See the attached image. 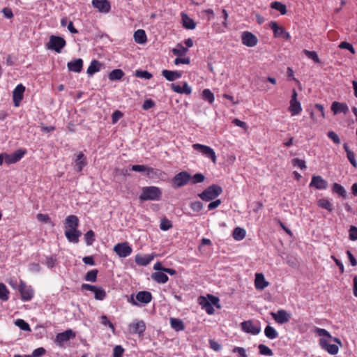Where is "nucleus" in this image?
Returning <instances> with one entry per match:
<instances>
[{
	"mask_svg": "<svg viewBox=\"0 0 357 357\" xmlns=\"http://www.w3.org/2000/svg\"><path fill=\"white\" fill-rule=\"evenodd\" d=\"M314 332L320 337L319 344L321 349L331 355L338 353V345H341V342L338 338L332 337L328 331L324 328L315 327Z\"/></svg>",
	"mask_w": 357,
	"mask_h": 357,
	"instance_id": "f257e3e1",
	"label": "nucleus"
},
{
	"mask_svg": "<svg viewBox=\"0 0 357 357\" xmlns=\"http://www.w3.org/2000/svg\"><path fill=\"white\" fill-rule=\"evenodd\" d=\"M162 197V190L157 186H146L142 188V193L139 199L141 202L160 200Z\"/></svg>",
	"mask_w": 357,
	"mask_h": 357,
	"instance_id": "f03ea898",
	"label": "nucleus"
},
{
	"mask_svg": "<svg viewBox=\"0 0 357 357\" xmlns=\"http://www.w3.org/2000/svg\"><path fill=\"white\" fill-rule=\"evenodd\" d=\"M152 298L151 292L140 291L136 295L132 294L128 301L135 306H142L149 303Z\"/></svg>",
	"mask_w": 357,
	"mask_h": 357,
	"instance_id": "7ed1b4c3",
	"label": "nucleus"
},
{
	"mask_svg": "<svg viewBox=\"0 0 357 357\" xmlns=\"http://www.w3.org/2000/svg\"><path fill=\"white\" fill-rule=\"evenodd\" d=\"M222 192V188L218 185H211L206 188L199 197L205 202H209L218 197Z\"/></svg>",
	"mask_w": 357,
	"mask_h": 357,
	"instance_id": "20e7f679",
	"label": "nucleus"
},
{
	"mask_svg": "<svg viewBox=\"0 0 357 357\" xmlns=\"http://www.w3.org/2000/svg\"><path fill=\"white\" fill-rule=\"evenodd\" d=\"M66 45V42L63 38L52 35L50 37V40L46 44V47L48 50H52L57 53H60Z\"/></svg>",
	"mask_w": 357,
	"mask_h": 357,
	"instance_id": "39448f33",
	"label": "nucleus"
},
{
	"mask_svg": "<svg viewBox=\"0 0 357 357\" xmlns=\"http://www.w3.org/2000/svg\"><path fill=\"white\" fill-rule=\"evenodd\" d=\"M192 146L195 151L199 152L206 158L211 159L214 164L216 163V154L211 147L201 144H193Z\"/></svg>",
	"mask_w": 357,
	"mask_h": 357,
	"instance_id": "423d86ee",
	"label": "nucleus"
},
{
	"mask_svg": "<svg viewBox=\"0 0 357 357\" xmlns=\"http://www.w3.org/2000/svg\"><path fill=\"white\" fill-rule=\"evenodd\" d=\"M191 179V175L186 171H182L176 174L172 179V184L174 188L183 187L188 183Z\"/></svg>",
	"mask_w": 357,
	"mask_h": 357,
	"instance_id": "0eeeda50",
	"label": "nucleus"
},
{
	"mask_svg": "<svg viewBox=\"0 0 357 357\" xmlns=\"http://www.w3.org/2000/svg\"><path fill=\"white\" fill-rule=\"evenodd\" d=\"M128 330L130 334H137L139 337L143 336L146 331V324L143 320L135 319L128 325Z\"/></svg>",
	"mask_w": 357,
	"mask_h": 357,
	"instance_id": "6e6552de",
	"label": "nucleus"
},
{
	"mask_svg": "<svg viewBox=\"0 0 357 357\" xmlns=\"http://www.w3.org/2000/svg\"><path fill=\"white\" fill-rule=\"evenodd\" d=\"M113 250L119 257L126 258L131 255L132 248L128 242H123L115 245Z\"/></svg>",
	"mask_w": 357,
	"mask_h": 357,
	"instance_id": "1a4fd4ad",
	"label": "nucleus"
},
{
	"mask_svg": "<svg viewBox=\"0 0 357 357\" xmlns=\"http://www.w3.org/2000/svg\"><path fill=\"white\" fill-rule=\"evenodd\" d=\"M241 326L245 333H250L254 335H258L261 331L259 324H255L251 320L243 321Z\"/></svg>",
	"mask_w": 357,
	"mask_h": 357,
	"instance_id": "9d476101",
	"label": "nucleus"
},
{
	"mask_svg": "<svg viewBox=\"0 0 357 357\" xmlns=\"http://www.w3.org/2000/svg\"><path fill=\"white\" fill-rule=\"evenodd\" d=\"M18 291L21 294L22 300L24 301H29L33 297L34 291L32 287L27 286L22 281L20 282V284L18 286Z\"/></svg>",
	"mask_w": 357,
	"mask_h": 357,
	"instance_id": "9b49d317",
	"label": "nucleus"
},
{
	"mask_svg": "<svg viewBox=\"0 0 357 357\" xmlns=\"http://www.w3.org/2000/svg\"><path fill=\"white\" fill-rule=\"evenodd\" d=\"M25 149H18L12 154L5 153V162L8 165L14 164L20 161L26 154Z\"/></svg>",
	"mask_w": 357,
	"mask_h": 357,
	"instance_id": "f8f14e48",
	"label": "nucleus"
},
{
	"mask_svg": "<svg viewBox=\"0 0 357 357\" xmlns=\"http://www.w3.org/2000/svg\"><path fill=\"white\" fill-rule=\"evenodd\" d=\"M271 315L279 324L287 323L291 319V314L284 310H279L277 312H271Z\"/></svg>",
	"mask_w": 357,
	"mask_h": 357,
	"instance_id": "ddd939ff",
	"label": "nucleus"
},
{
	"mask_svg": "<svg viewBox=\"0 0 357 357\" xmlns=\"http://www.w3.org/2000/svg\"><path fill=\"white\" fill-rule=\"evenodd\" d=\"M242 43L249 47H255L258 42L257 38L251 32L244 31L241 35Z\"/></svg>",
	"mask_w": 357,
	"mask_h": 357,
	"instance_id": "4468645a",
	"label": "nucleus"
},
{
	"mask_svg": "<svg viewBox=\"0 0 357 357\" xmlns=\"http://www.w3.org/2000/svg\"><path fill=\"white\" fill-rule=\"evenodd\" d=\"M24 91L25 87L22 84L17 85L13 91V100L15 107H18L20 105L23 99Z\"/></svg>",
	"mask_w": 357,
	"mask_h": 357,
	"instance_id": "2eb2a0df",
	"label": "nucleus"
},
{
	"mask_svg": "<svg viewBox=\"0 0 357 357\" xmlns=\"http://www.w3.org/2000/svg\"><path fill=\"white\" fill-rule=\"evenodd\" d=\"M310 187L317 190H326L328 187L327 181L321 176H312Z\"/></svg>",
	"mask_w": 357,
	"mask_h": 357,
	"instance_id": "dca6fc26",
	"label": "nucleus"
},
{
	"mask_svg": "<svg viewBox=\"0 0 357 357\" xmlns=\"http://www.w3.org/2000/svg\"><path fill=\"white\" fill-rule=\"evenodd\" d=\"M91 3L100 13H107L111 8L108 0H92Z\"/></svg>",
	"mask_w": 357,
	"mask_h": 357,
	"instance_id": "f3484780",
	"label": "nucleus"
},
{
	"mask_svg": "<svg viewBox=\"0 0 357 357\" xmlns=\"http://www.w3.org/2000/svg\"><path fill=\"white\" fill-rule=\"evenodd\" d=\"M155 256L153 253L145 255L137 254L135 257V261L139 266H146L153 260Z\"/></svg>",
	"mask_w": 357,
	"mask_h": 357,
	"instance_id": "a211bd4d",
	"label": "nucleus"
},
{
	"mask_svg": "<svg viewBox=\"0 0 357 357\" xmlns=\"http://www.w3.org/2000/svg\"><path fill=\"white\" fill-rule=\"evenodd\" d=\"M75 169L77 172H81L84 167L87 165L86 158L82 152H79L75 155L74 159Z\"/></svg>",
	"mask_w": 357,
	"mask_h": 357,
	"instance_id": "6ab92c4d",
	"label": "nucleus"
},
{
	"mask_svg": "<svg viewBox=\"0 0 357 357\" xmlns=\"http://www.w3.org/2000/svg\"><path fill=\"white\" fill-rule=\"evenodd\" d=\"M75 336V333L71 330L68 329L64 332L58 333L56 335L55 342L58 344H62L70 340Z\"/></svg>",
	"mask_w": 357,
	"mask_h": 357,
	"instance_id": "aec40b11",
	"label": "nucleus"
},
{
	"mask_svg": "<svg viewBox=\"0 0 357 357\" xmlns=\"http://www.w3.org/2000/svg\"><path fill=\"white\" fill-rule=\"evenodd\" d=\"M331 111L335 115L340 113L346 114L349 112V107L346 103L335 101L331 105Z\"/></svg>",
	"mask_w": 357,
	"mask_h": 357,
	"instance_id": "412c9836",
	"label": "nucleus"
},
{
	"mask_svg": "<svg viewBox=\"0 0 357 357\" xmlns=\"http://www.w3.org/2000/svg\"><path fill=\"white\" fill-rule=\"evenodd\" d=\"M82 232L78 229H66L65 236L70 243H77Z\"/></svg>",
	"mask_w": 357,
	"mask_h": 357,
	"instance_id": "4be33fe9",
	"label": "nucleus"
},
{
	"mask_svg": "<svg viewBox=\"0 0 357 357\" xmlns=\"http://www.w3.org/2000/svg\"><path fill=\"white\" fill-rule=\"evenodd\" d=\"M269 282H267L262 273H256L255 279V287L257 290H263L267 287Z\"/></svg>",
	"mask_w": 357,
	"mask_h": 357,
	"instance_id": "5701e85b",
	"label": "nucleus"
},
{
	"mask_svg": "<svg viewBox=\"0 0 357 357\" xmlns=\"http://www.w3.org/2000/svg\"><path fill=\"white\" fill-rule=\"evenodd\" d=\"M70 71L80 73L83 67V61L82 59H76L69 61L67 64Z\"/></svg>",
	"mask_w": 357,
	"mask_h": 357,
	"instance_id": "b1692460",
	"label": "nucleus"
},
{
	"mask_svg": "<svg viewBox=\"0 0 357 357\" xmlns=\"http://www.w3.org/2000/svg\"><path fill=\"white\" fill-rule=\"evenodd\" d=\"M79 226V219L76 215H68L65 220V227L66 229H77Z\"/></svg>",
	"mask_w": 357,
	"mask_h": 357,
	"instance_id": "393cba45",
	"label": "nucleus"
},
{
	"mask_svg": "<svg viewBox=\"0 0 357 357\" xmlns=\"http://www.w3.org/2000/svg\"><path fill=\"white\" fill-rule=\"evenodd\" d=\"M102 63L98 60H93L87 68L86 73L91 76L101 70Z\"/></svg>",
	"mask_w": 357,
	"mask_h": 357,
	"instance_id": "a878e982",
	"label": "nucleus"
},
{
	"mask_svg": "<svg viewBox=\"0 0 357 357\" xmlns=\"http://www.w3.org/2000/svg\"><path fill=\"white\" fill-rule=\"evenodd\" d=\"M133 37L135 41L138 44H144L147 41L146 32L143 29H138L135 31Z\"/></svg>",
	"mask_w": 357,
	"mask_h": 357,
	"instance_id": "bb28decb",
	"label": "nucleus"
},
{
	"mask_svg": "<svg viewBox=\"0 0 357 357\" xmlns=\"http://www.w3.org/2000/svg\"><path fill=\"white\" fill-rule=\"evenodd\" d=\"M289 111L291 116L299 114L302 111L301 102L298 100H290Z\"/></svg>",
	"mask_w": 357,
	"mask_h": 357,
	"instance_id": "cd10ccee",
	"label": "nucleus"
},
{
	"mask_svg": "<svg viewBox=\"0 0 357 357\" xmlns=\"http://www.w3.org/2000/svg\"><path fill=\"white\" fill-rule=\"evenodd\" d=\"M198 301L199 305H202V308L204 309L208 314H212L214 312L213 306L205 297L201 296L199 297Z\"/></svg>",
	"mask_w": 357,
	"mask_h": 357,
	"instance_id": "c85d7f7f",
	"label": "nucleus"
},
{
	"mask_svg": "<svg viewBox=\"0 0 357 357\" xmlns=\"http://www.w3.org/2000/svg\"><path fill=\"white\" fill-rule=\"evenodd\" d=\"M162 75L167 79L168 81H174L181 77V73L178 71H172L168 70H163L162 71Z\"/></svg>",
	"mask_w": 357,
	"mask_h": 357,
	"instance_id": "c756f323",
	"label": "nucleus"
},
{
	"mask_svg": "<svg viewBox=\"0 0 357 357\" xmlns=\"http://www.w3.org/2000/svg\"><path fill=\"white\" fill-rule=\"evenodd\" d=\"M151 277L154 281H155L156 282L160 283V284L166 283L169 280L168 276L163 271L162 272H160V271L155 272L152 274Z\"/></svg>",
	"mask_w": 357,
	"mask_h": 357,
	"instance_id": "7c9ffc66",
	"label": "nucleus"
},
{
	"mask_svg": "<svg viewBox=\"0 0 357 357\" xmlns=\"http://www.w3.org/2000/svg\"><path fill=\"white\" fill-rule=\"evenodd\" d=\"M270 28L273 30L274 36L275 38H282L284 29L282 26H279L276 22L272 21L269 24Z\"/></svg>",
	"mask_w": 357,
	"mask_h": 357,
	"instance_id": "2f4dec72",
	"label": "nucleus"
},
{
	"mask_svg": "<svg viewBox=\"0 0 357 357\" xmlns=\"http://www.w3.org/2000/svg\"><path fill=\"white\" fill-rule=\"evenodd\" d=\"M146 175L149 178H160L162 175H165L164 172L158 169L147 167Z\"/></svg>",
	"mask_w": 357,
	"mask_h": 357,
	"instance_id": "473e14b6",
	"label": "nucleus"
},
{
	"mask_svg": "<svg viewBox=\"0 0 357 357\" xmlns=\"http://www.w3.org/2000/svg\"><path fill=\"white\" fill-rule=\"evenodd\" d=\"M170 325L171 327L174 329L176 331H181L185 328L184 324L183 321L180 319L176 318H171L170 319Z\"/></svg>",
	"mask_w": 357,
	"mask_h": 357,
	"instance_id": "72a5a7b5",
	"label": "nucleus"
},
{
	"mask_svg": "<svg viewBox=\"0 0 357 357\" xmlns=\"http://www.w3.org/2000/svg\"><path fill=\"white\" fill-rule=\"evenodd\" d=\"M183 26L187 29H194L196 27V23L192 19L189 17L186 14L182 15Z\"/></svg>",
	"mask_w": 357,
	"mask_h": 357,
	"instance_id": "f704fd0d",
	"label": "nucleus"
},
{
	"mask_svg": "<svg viewBox=\"0 0 357 357\" xmlns=\"http://www.w3.org/2000/svg\"><path fill=\"white\" fill-rule=\"evenodd\" d=\"M245 235H246L245 230L243 228H241L239 227H236L234 229L233 234H232L233 238L236 241H238L243 240L245 237Z\"/></svg>",
	"mask_w": 357,
	"mask_h": 357,
	"instance_id": "c9c22d12",
	"label": "nucleus"
},
{
	"mask_svg": "<svg viewBox=\"0 0 357 357\" xmlns=\"http://www.w3.org/2000/svg\"><path fill=\"white\" fill-rule=\"evenodd\" d=\"M264 334L266 337L270 340H274L278 337V333L272 326L268 325L264 329Z\"/></svg>",
	"mask_w": 357,
	"mask_h": 357,
	"instance_id": "e433bc0d",
	"label": "nucleus"
},
{
	"mask_svg": "<svg viewBox=\"0 0 357 357\" xmlns=\"http://www.w3.org/2000/svg\"><path fill=\"white\" fill-rule=\"evenodd\" d=\"M317 205L328 211H332L333 210V204L328 199L325 198L319 199L317 201Z\"/></svg>",
	"mask_w": 357,
	"mask_h": 357,
	"instance_id": "4c0bfd02",
	"label": "nucleus"
},
{
	"mask_svg": "<svg viewBox=\"0 0 357 357\" xmlns=\"http://www.w3.org/2000/svg\"><path fill=\"white\" fill-rule=\"evenodd\" d=\"M123 75L124 73L121 69H115L109 73V79L111 81L120 80Z\"/></svg>",
	"mask_w": 357,
	"mask_h": 357,
	"instance_id": "58836bf2",
	"label": "nucleus"
},
{
	"mask_svg": "<svg viewBox=\"0 0 357 357\" xmlns=\"http://www.w3.org/2000/svg\"><path fill=\"white\" fill-rule=\"evenodd\" d=\"M188 51V48L183 47L181 44H178L175 48L172 49L173 54L178 57L185 56Z\"/></svg>",
	"mask_w": 357,
	"mask_h": 357,
	"instance_id": "ea45409f",
	"label": "nucleus"
},
{
	"mask_svg": "<svg viewBox=\"0 0 357 357\" xmlns=\"http://www.w3.org/2000/svg\"><path fill=\"white\" fill-rule=\"evenodd\" d=\"M202 97L203 100L208 102L210 104L213 103L215 100V97L213 93L211 91L210 89H204L202 93Z\"/></svg>",
	"mask_w": 357,
	"mask_h": 357,
	"instance_id": "a19ab883",
	"label": "nucleus"
},
{
	"mask_svg": "<svg viewBox=\"0 0 357 357\" xmlns=\"http://www.w3.org/2000/svg\"><path fill=\"white\" fill-rule=\"evenodd\" d=\"M271 8L278 10L282 15L287 13V8L284 4L279 1H273L271 4Z\"/></svg>",
	"mask_w": 357,
	"mask_h": 357,
	"instance_id": "79ce46f5",
	"label": "nucleus"
},
{
	"mask_svg": "<svg viewBox=\"0 0 357 357\" xmlns=\"http://www.w3.org/2000/svg\"><path fill=\"white\" fill-rule=\"evenodd\" d=\"M93 294L94 298L98 301L104 300L107 296L105 290L101 287H97Z\"/></svg>",
	"mask_w": 357,
	"mask_h": 357,
	"instance_id": "37998d69",
	"label": "nucleus"
},
{
	"mask_svg": "<svg viewBox=\"0 0 357 357\" xmlns=\"http://www.w3.org/2000/svg\"><path fill=\"white\" fill-rule=\"evenodd\" d=\"M15 324L24 331H31V328L27 322L22 319H17L15 321Z\"/></svg>",
	"mask_w": 357,
	"mask_h": 357,
	"instance_id": "c03bdc74",
	"label": "nucleus"
},
{
	"mask_svg": "<svg viewBox=\"0 0 357 357\" xmlns=\"http://www.w3.org/2000/svg\"><path fill=\"white\" fill-rule=\"evenodd\" d=\"M100 324L110 328L113 333H115L114 325L108 319L106 315H102L100 317Z\"/></svg>",
	"mask_w": 357,
	"mask_h": 357,
	"instance_id": "a18cd8bd",
	"label": "nucleus"
},
{
	"mask_svg": "<svg viewBox=\"0 0 357 357\" xmlns=\"http://www.w3.org/2000/svg\"><path fill=\"white\" fill-rule=\"evenodd\" d=\"M8 291L3 283H0V299L3 301L8 300Z\"/></svg>",
	"mask_w": 357,
	"mask_h": 357,
	"instance_id": "49530a36",
	"label": "nucleus"
},
{
	"mask_svg": "<svg viewBox=\"0 0 357 357\" xmlns=\"http://www.w3.org/2000/svg\"><path fill=\"white\" fill-rule=\"evenodd\" d=\"M259 354L261 355L271 356L273 355L272 350L265 344H259L258 347Z\"/></svg>",
	"mask_w": 357,
	"mask_h": 357,
	"instance_id": "de8ad7c7",
	"label": "nucleus"
},
{
	"mask_svg": "<svg viewBox=\"0 0 357 357\" xmlns=\"http://www.w3.org/2000/svg\"><path fill=\"white\" fill-rule=\"evenodd\" d=\"M344 148L347 152V158L349 159V160L350 161V162L352 164V165L355 167H357V162L356 161V159H355V155L353 152H351L349 148H348V146L347 144H344Z\"/></svg>",
	"mask_w": 357,
	"mask_h": 357,
	"instance_id": "09e8293b",
	"label": "nucleus"
},
{
	"mask_svg": "<svg viewBox=\"0 0 357 357\" xmlns=\"http://www.w3.org/2000/svg\"><path fill=\"white\" fill-rule=\"evenodd\" d=\"M98 271L96 269L91 270L86 273L84 279L86 281L94 282L97 280Z\"/></svg>",
	"mask_w": 357,
	"mask_h": 357,
	"instance_id": "8fccbe9b",
	"label": "nucleus"
},
{
	"mask_svg": "<svg viewBox=\"0 0 357 357\" xmlns=\"http://www.w3.org/2000/svg\"><path fill=\"white\" fill-rule=\"evenodd\" d=\"M135 75L139 78H143L145 79H150L153 75L146 70H137L135 73Z\"/></svg>",
	"mask_w": 357,
	"mask_h": 357,
	"instance_id": "3c124183",
	"label": "nucleus"
},
{
	"mask_svg": "<svg viewBox=\"0 0 357 357\" xmlns=\"http://www.w3.org/2000/svg\"><path fill=\"white\" fill-rule=\"evenodd\" d=\"M303 53L305 54V56L308 58L314 61L315 63H319L320 60L319 58L314 51H309L307 50H304Z\"/></svg>",
	"mask_w": 357,
	"mask_h": 357,
	"instance_id": "603ef678",
	"label": "nucleus"
},
{
	"mask_svg": "<svg viewBox=\"0 0 357 357\" xmlns=\"http://www.w3.org/2000/svg\"><path fill=\"white\" fill-rule=\"evenodd\" d=\"M333 192L338 194L341 197L346 196V191L344 188L338 183H334L333 185Z\"/></svg>",
	"mask_w": 357,
	"mask_h": 357,
	"instance_id": "864d4df0",
	"label": "nucleus"
},
{
	"mask_svg": "<svg viewBox=\"0 0 357 357\" xmlns=\"http://www.w3.org/2000/svg\"><path fill=\"white\" fill-rule=\"evenodd\" d=\"M172 227V224L170 220L167 218H163L160 221V228L162 231H167Z\"/></svg>",
	"mask_w": 357,
	"mask_h": 357,
	"instance_id": "5fc2aeb1",
	"label": "nucleus"
},
{
	"mask_svg": "<svg viewBox=\"0 0 357 357\" xmlns=\"http://www.w3.org/2000/svg\"><path fill=\"white\" fill-rule=\"evenodd\" d=\"M94 236H95V234L92 230H89L85 234L84 239H85L86 243L88 245H91L93 243Z\"/></svg>",
	"mask_w": 357,
	"mask_h": 357,
	"instance_id": "6e6d98bb",
	"label": "nucleus"
},
{
	"mask_svg": "<svg viewBox=\"0 0 357 357\" xmlns=\"http://www.w3.org/2000/svg\"><path fill=\"white\" fill-rule=\"evenodd\" d=\"M192 183L197 184L202 183L205 180V176L201 173H197L193 176H191Z\"/></svg>",
	"mask_w": 357,
	"mask_h": 357,
	"instance_id": "4d7b16f0",
	"label": "nucleus"
},
{
	"mask_svg": "<svg viewBox=\"0 0 357 357\" xmlns=\"http://www.w3.org/2000/svg\"><path fill=\"white\" fill-rule=\"evenodd\" d=\"M292 164L294 166L298 167L301 169H305L307 168L305 161L299 158H294L292 160Z\"/></svg>",
	"mask_w": 357,
	"mask_h": 357,
	"instance_id": "13d9d810",
	"label": "nucleus"
},
{
	"mask_svg": "<svg viewBox=\"0 0 357 357\" xmlns=\"http://www.w3.org/2000/svg\"><path fill=\"white\" fill-rule=\"evenodd\" d=\"M190 208L193 211L199 212L203 208V204L200 201H195L190 204Z\"/></svg>",
	"mask_w": 357,
	"mask_h": 357,
	"instance_id": "bf43d9fd",
	"label": "nucleus"
},
{
	"mask_svg": "<svg viewBox=\"0 0 357 357\" xmlns=\"http://www.w3.org/2000/svg\"><path fill=\"white\" fill-rule=\"evenodd\" d=\"M46 351L43 347H39L33 350L29 357H41L45 354Z\"/></svg>",
	"mask_w": 357,
	"mask_h": 357,
	"instance_id": "052dcab7",
	"label": "nucleus"
},
{
	"mask_svg": "<svg viewBox=\"0 0 357 357\" xmlns=\"http://www.w3.org/2000/svg\"><path fill=\"white\" fill-rule=\"evenodd\" d=\"M124 349L121 345H116L113 350L114 357H122Z\"/></svg>",
	"mask_w": 357,
	"mask_h": 357,
	"instance_id": "680f3d73",
	"label": "nucleus"
},
{
	"mask_svg": "<svg viewBox=\"0 0 357 357\" xmlns=\"http://www.w3.org/2000/svg\"><path fill=\"white\" fill-rule=\"evenodd\" d=\"M174 63L176 66L180 64H189L190 63V59L189 57L181 58V56H179L174 59Z\"/></svg>",
	"mask_w": 357,
	"mask_h": 357,
	"instance_id": "e2e57ef3",
	"label": "nucleus"
},
{
	"mask_svg": "<svg viewBox=\"0 0 357 357\" xmlns=\"http://www.w3.org/2000/svg\"><path fill=\"white\" fill-rule=\"evenodd\" d=\"M339 47L341 49H347L349 50L352 54H355V50L353 46L347 42H342L339 45Z\"/></svg>",
	"mask_w": 357,
	"mask_h": 357,
	"instance_id": "0e129e2a",
	"label": "nucleus"
},
{
	"mask_svg": "<svg viewBox=\"0 0 357 357\" xmlns=\"http://www.w3.org/2000/svg\"><path fill=\"white\" fill-rule=\"evenodd\" d=\"M155 106V102L151 99H146L142 105V108L144 110H148L151 108H153Z\"/></svg>",
	"mask_w": 357,
	"mask_h": 357,
	"instance_id": "69168bd1",
	"label": "nucleus"
},
{
	"mask_svg": "<svg viewBox=\"0 0 357 357\" xmlns=\"http://www.w3.org/2000/svg\"><path fill=\"white\" fill-rule=\"evenodd\" d=\"M147 166L141 165H134L131 167V170L134 172H144L146 174Z\"/></svg>",
	"mask_w": 357,
	"mask_h": 357,
	"instance_id": "338daca9",
	"label": "nucleus"
},
{
	"mask_svg": "<svg viewBox=\"0 0 357 357\" xmlns=\"http://www.w3.org/2000/svg\"><path fill=\"white\" fill-rule=\"evenodd\" d=\"M328 137L333 141L334 143L339 144L340 143V139L338 135L333 131H330L328 132Z\"/></svg>",
	"mask_w": 357,
	"mask_h": 357,
	"instance_id": "774afa93",
	"label": "nucleus"
}]
</instances>
